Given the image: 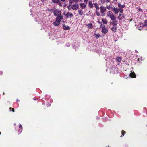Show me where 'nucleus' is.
<instances>
[{"instance_id":"nucleus-1","label":"nucleus","mask_w":147,"mask_h":147,"mask_svg":"<svg viewBox=\"0 0 147 147\" xmlns=\"http://www.w3.org/2000/svg\"><path fill=\"white\" fill-rule=\"evenodd\" d=\"M100 9L101 13V16H104L105 15V12L106 11V8L104 6H101L100 7Z\"/></svg>"},{"instance_id":"nucleus-2","label":"nucleus","mask_w":147,"mask_h":147,"mask_svg":"<svg viewBox=\"0 0 147 147\" xmlns=\"http://www.w3.org/2000/svg\"><path fill=\"white\" fill-rule=\"evenodd\" d=\"M94 6L95 8L96 9V15L98 16H100V13L98 12L97 11V10H98L99 9L100 7L99 6L98 4L97 3H95L94 4Z\"/></svg>"},{"instance_id":"nucleus-3","label":"nucleus","mask_w":147,"mask_h":147,"mask_svg":"<svg viewBox=\"0 0 147 147\" xmlns=\"http://www.w3.org/2000/svg\"><path fill=\"white\" fill-rule=\"evenodd\" d=\"M53 13L54 15L55 16H58L61 15V12L58 9H56L55 10L53 11Z\"/></svg>"},{"instance_id":"nucleus-4","label":"nucleus","mask_w":147,"mask_h":147,"mask_svg":"<svg viewBox=\"0 0 147 147\" xmlns=\"http://www.w3.org/2000/svg\"><path fill=\"white\" fill-rule=\"evenodd\" d=\"M79 7V6L78 4L75 3V4L72 5L71 8L73 10H77Z\"/></svg>"},{"instance_id":"nucleus-5","label":"nucleus","mask_w":147,"mask_h":147,"mask_svg":"<svg viewBox=\"0 0 147 147\" xmlns=\"http://www.w3.org/2000/svg\"><path fill=\"white\" fill-rule=\"evenodd\" d=\"M64 13V15L67 18H72L73 16V15L72 13L70 12H68L66 14Z\"/></svg>"},{"instance_id":"nucleus-6","label":"nucleus","mask_w":147,"mask_h":147,"mask_svg":"<svg viewBox=\"0 0 147 147\" xmlns=\"http://www.w3.org/2000/svg\"><path fill=\"white\" fill-rule=\"evenodd\" d=\"M63 17L62 15L58 16L56 18V21H57L59 22L63 19Z\"/></svg>"},{"instance_id":"nucleus-7","label":"nucleus","mask_w":147,"mask_h":147,"mask_svg":"<svg viewBox=\"0 0 147 147\" xmlns=\"http://www.w3.org/2000/svg\"><path fill=\"white\" fill-rule=\"evenodd\" d=\"M139 24L140 25V27H147V22L146 20L144 21V24H142V23H140Z\"/></svg>"},{"instance_id":"nucleus-8","label":"nucleus","mask_w":147,"mask_h":147,"mask_svg":"<svg viewBox=\"0 0 147 147\" xmlns=\"http://www.w3.org/2000/svg\"><path fill=\"white\" fill-rule=\"evenodd\" d=\"M125 16L123 14H119V16H118V18L121 20L124 18Z\"/></svg>"},{"instance_id":"nucleus-9","label":"nucleus","mask_w":147,"mask_h":147,"mask_svg":"<svg viewBox=\"0 0 147 147\" xmlns=\"http://www.w3.org/2000/svg\"><path fill=\"white\" fill-rule=\"evenodd\" d=\"M63 28L65 30H68L70 29V27L67 25H66L64 24L63 26Z\"/></svg>"},{"instance_id":"nucleus-10","label":"nucleus","mask_w":147,"mask_h":147,"mask_svg":"<svg viewBox=\"0 0 147 147\" xmlns=\"http://www.w3.org/2000/svg\"><path fill=\"white\" fill-rule=\"evenodd\" d=\"M112 11L114 12L115 14H117L118 13V9L117 8L114 7L112 9Z\"/></svg>"},{"instance_id":"nucleus-11","label":"nucleus","mask_w":147,"mask_h":147,"mask_svg":"<svg viewBox=\"0 0 147 147\" xmlns=\"http://www.w3.org/2000/svg\"><path fill=\"white\" fill-rule=\"evenodd\" d=\"M118 6L119 7V9H123L124 8L125 6V5L124 4L121 5V4L119 3L118 4Z\"/></svg>"},{"instance_id":"nucleus-12","label":"nucleus","mask_w":147,"mask_h":147,"mask_svg":"<svg viewBox=\"0 0 147 147\" xmlns=\"http://www.w3.org/2000/svg\"><path fill=\"white\" fill-rule=\"evenodd\" d=\"M108 32V30L106 28H102V33L105 34Z\"/></svg>"},{"instance_id":"nucleus-13","label":"nucleus","mask_w":147,"mask_h":147,"mask_svg":"<svg viewBox=\"0 0 147 147\" xmlns=\"http://www.w3.org/2000/svg\"><path fill=\"white\" fill-rule=\"evenodd\" d=\"M130 76L132 78H135L136 77L135 73L134 72H132L131 71V73L130 74Z\"/></svg>"},{"instance_id":"nucleus-14","label":"nucleus","mask_w":147,"mask_h":147,"mask_svg":"<svg viewBox=\"0 0 147 147\" xmlns=\"http://www.w3.org/2000/svg\"><path fill=\"white\" fill-rule=\"evenodd\" d=\"M78 14L82 16L84 14V11L82 9L78 10Z\"/></svg>"},{"instance_id":"nucleus-15","label":"nucleus","mask_w":147,"mask_h":147,"mask_svg":"<svg viewBox=\"0 0 147 147\" xmlns=\"http://www.w3.org/2000/svg\"><path fill=\"white\" fill-rule=\"evenodd\" d=\"M110 18L113 21H115L116 19V18L113 14L111 16Z\"/></svg>"},{"instance_id":"nucleus-16","label":"nucleus","mask_w":147,"mask_h":147,"mask_svg":"<svg viewBox=\"0 0 147 147\" xmlns=\"http://www.w3.org/2000/svg\"><path fill=\"white\" fill-rule=\"evenodd\" d=\"M113 13H112V11H108L107 13V16L108 17H110L111 16Z\"/></svg>"},{"instance_id":"nucleus-17","label":"nucleus","mask_w":147,"mask_h":147,"mask_svg":"<svg viewBox=\"0 0 147 147\" xmlns=\"http://www.w3.org/2000/svg\"><path fill=\"white\" fill-rule=\"evenodd\" d=\"M60 23V22L57 21H56V20L55 21L53 22V24L55 26H58L59 24Z\"/></svg>"},{"instance_id":"nucleus-18","label":"nucleus","mask_w":147,"mask_h":147,"mask_svg":"<svg viewBox=\"0 0 147 147\" xmlns=\"http://www.w3.org/2000/svg\"><path fill=\"white\" fill-rule=\"evenodd\" d=\"M80 6L82 9L86 7V5L84 3L80 4Z\"/></svg>"},{"instance_id":"nucleus-19","label":"nucleus","mask_w":147,"mask_h":147,"mask_svg":"<svg viewBox=\"0 0 147 147\" xmlns=\"http://www.w3.org/2000/svg\"><path fill=\"white\" fill-rule=\"evenodd\" d=\"M87 26H88V28L89 29H92L93 28V25L92 23L88 24Z\"/></svg>"},{"instance_id":"nucleus-20","label":"nucleus","mask_w":147,"mask_h":147,"mask_svg":"<svg viewBox=\"0 0 147 147\" xmlns=\"http://www.w3.org/2000/svg\"><path fill=\"white\" fill-rule=\"evenodd\" d=\"M117 27L115 26H113L111 28V30L114 32H115L116 31Z\"/></svg>"},{"instance_id":"nucleus-21","label":"nucleus","mask_w":147,"mask_h":147,"mask_svg":"<svg viewBox=\"0 0 147 147\" xmlns=\"http://www.w3.org/2000/svg\"><path fill=\"white\" fill-rule=\"evenodd\" d=\"M88 6L90 8H93L94 7L91 1L89 2Z\"/></svg>"},{"instance_id":"nucleus-22","label":"nucleus","mask_w":147,"mask_h":147,"mask_svg":"<svg viewBox=\"0 0 147 147\" xmlns=\"http://www.w3.org/2000/svg\"><path fill=\"white\" fill-rule=\"evenodd\" d=\"M102 23L105 24H107L108 22L107 20L106 19L103 18L102 19Z\"/></svg>"},{"instance_id":"nucleus-23","label":"nucleus","mask_w":147,"mask_h":147,"mask_svg":"<svg viewBox=\"0 0 147 147\" xmlns=\"http://www.w3.org/2000/svg\"><path fill=\"white\" fill-rule=\"evenodd\" d=\"M116 60L118 62H120L121 61V58L119 57H117L116 58Z\"/></svg>"},{"instance_id":"nucleus-24","label":"nucleus","mask_w":147,"mask_h":147,"mask_svg":"<svg viewBox=\"0 0 147 147\" xmlns=\"http://www.w3.org/2000/svg\"><path fill=\"white\" fill-rule=\"evenodd\" d=\"M113 22H112V24L114 26H116L117 24L118 21L117 20L113 21Z\"/></svg>"},{"instance_id":"nucleus-25","label":"nucleus","mask_w":147,"mask_h":147,"mask_svg":"<svg viewBox=\"0 0 147 147\" xmlns=\"http://www.w3.org/2000/svg\"><path fill=\"white\" fill-rule=\"evenodd\" d=\"M94 34L95 37L96 39H97L99 38V37L100 36V35H99V34H97L95 33Z\"/></svg>"},{"instance_id":"nucleus-26","label":"nucleus","mask_w":147,"mask_h":147,"mask_svg":"<svg viewBox=\"0 0 147 147\" xmlns=\"http://www.w3.org/2000/svg\"><path fill=\"white\" fill-rule=\"evenodd\" d=\"M53 2L55 3H59L60 2L59 0H53Z\"/></svg>"},{"instance_id":"nucleus-27","label":"nucleus","mask_w":147,"mask_h":147,"mask_svg":"<svg viewBox=\"0 0 147 147\" xmlns=\"http://www.w3.org/2000/svg\"><path fill=\"white\" fill-rule=\"evenodd\" d=\"M126 133V132L123 130L121 131V134L122 135L121 136V137H122L123 136H124L125 134Z\"/></svg>"},{"instance_id":"nucleus-28","label":"nucleus","mask_w":147,"mask_h":147,"mask_svg":"<svg viewBox=\"0 0 147 147\" xmlns=\"http://www.w3.org/2000/svg\"><path fill=\"white\" fill-rule=\"evenodd\" d=\"M119 11L121 13H122L123 12V10L122 9H119L118 12Z\"/></svg>"},{"instance_id":"nucleus-29","label":"nucleus","mask_w":147,"mask_h":147,"mask_svg":"<svg viewBox=\"0 0 147 147\" xmlns=\"http://www.w3.org/2000/svg\"><path fill=\"white\" fill-rule=\"evenodd\" d=\"M70 4H71L74 2H75V0H69Z\"/></svg>"},{"instance_id":"nucleus-30","label":"nucleus","mask_w":147,"mask_h":147,"mask_svg":"<svg viewBox=\"0 0 147 147\" xmlns=\"http://www.w3.org/2000/svg\"><path fill=\"white\" fill-rule=\"evenodd\" d=\"M10 111H12L13 112H14V108H11V107H10L9 109Z\"/></svg>"},{"instance_id":"nucleus-31","label":"nucleus","mask_w":147,"mask_h":147,"mask_svg":"<svg viewBox=\"0 0 147 147\" xmlns=\"http://www.w3.org/2000/svg\"><path fill=\"white\" fill-rule=\"evenodd\" d=\"M100 1L102 4H104L105 3V1L104 0H100Z\"/></svg>"},{"instance_id":"nucleus-32","label":"nucleus","mask_w":147,"mask_h":147,"mask_svg":"<svg viewBox=\"0 0 147 147\" xmlns=\"http://www.w3.org/2000/svg\"><path fill=\"white\" fill-rule=\"evenodd\" d=\"M71 5L70 4V5L67 6V7L69 10H70L71 9Z\"/></svg>"},{"instance_id":"nucleus-33","label":"nucleus","mask_w":147,"mask_h":147,"mask_svg":"<svg viewBox=\"0 0 147 147\" xmlns=\"http://www.w3.org/2000/svg\"><path fill=\"white\" fill-rule=\"evenodd\" d=\"M101 27L102 28H106L105 27V26L104 24H101L100 25Z\"/></svg>"},{"instance_id":"nucleus-34","label":"nucleus","mask_w":147,"mask_h":147,"mask_svg":"<svg viewBox=\"0 0 147 147\" xmlns=\"http://www.w3.org/2000/svg\"><path fill=\"white\" fill-rule=\"evenodd\" d=\"M53 11V9H48V11H49V12L52 13Z\"/></svg>"},{"instance_id":"nucleus-35","label":"nucleus","mask_w":147,"mask_h":147,"mask_svg":"<svg viewBox=\"0 0 147 147\" xmlns=\"http://www.w3.org/2000/svg\"><path fill=\"white\" fill-rule=\"evenodd\" d=\"M106 7L108 9H111V8L110 6H106Z\"/></svg>"},{"instance_id":"nucleus-36","label":"nucleus","mask_w":147,"mask_h":147,"mask_svg":"<svg viewBox=\"0 0 147 147\" xmlns=\"http://www.w3.org/2000/svg\"><path fill=\"white\" fill-rule=\"evenodd\" d=\"M106 1L105 2L107 3L110 2V0H106Z\"/></svg>"},{"instance_id":"nucleus-37","label":"nucleus","mask_w":147,"mask_h":147,"mask_svg":"<svg viewBox=\"0 0 147 147\" xmlns=\"http://www.w3.org/2000/svg\"><path fill=\"white\" fill-rule=\"evenodd\" d=\"M84 1L85 3H86L88 2V0H84Z\"/></svg>"},{"instance_id":"nucleus-38","label":"nucleus","mask_w":147,"mask_h":147,"mask_svg":"<svg viewBox=\"0 0 147 147\" xmlns=\"http://www.w3.org/2000/svg\"><path fill=\"white\" fill-rule=\"evenodd\" d=\"M19 127L20 128H22V125H21V124H19Z\"/></svg>"},{"instance_id":"nucleus-39","label":"nucleus","mask_w":147,"mask_h":147,"mask_svg":"<svg viewBox=\"0 0 147 147\" xmlns=\"http://www.w3.org/2000/svg\"><path fill=\"white\" fill-rule=\"evenodd\" d=\"M132 20H133V19H129V20L130 22H131V21H132Z\"/></svg>"},{"instance_id":"nucleus-40","label":"nucleus","mask_w":147,"mask_h":147,"mask_svg":"<svg viewBox=\"0 0 147 147\" xmlns=\"http://www.w3.org/2000/svg\"><path fill=\"white\" fill-rule=\"evenodd\" d=\"M142 28H138V30H142Z\"/></svg>"},{"instance_id":"nucleus-41","label":"nucleus","mask_w":147,"mask_h":147,"mask_svg":"<svg viewBox=\"0 0 147 147\" xmlns=\"http://www.w3.org/2000/svg\"><path fill=\"white\" fill-rule=\"evenodd\" d=\"M79 1V0H75V2H78Z\"/></svg>"},{"instance_id":"nucleus-42","label":"nucleus","mask_w":147,"mask_h":147,"mask_svg":"<svg viewBox=\"0 0 147 147\" xmlns=\"http://www.w3.org/2000/svg\"><path fill=\"white\" fill-rule=\"evenodd\" d=\"M20 101V100H18V99H17L16 100V101L17 102H19V101Z\"/></svg>"},{"instance_id":"nucleus-43","label":"nucleus","mask_w":147,"mask_h":147,"mask_svg":"<svg viewBox=\"0 0 147 147\" xmlns=\"http://www.w3.org/2000/svg\"><path fill=\"white\" fill-rule=\"evenodd\" d=\"M62 1L64 2L65 1V0H61Z\"/></svg>"},{"instance_id":"nucleus-44","label":"nucleus","mask_w":147,"mask_h":147,"mask_svg":"<svg viewBox=\"0 0 147 147\" xmlns=\"http://www.w3.org/2000/svg\"><path fill=\"white\" fill-rule=\"evenodd\" d=\"M41 1L42 2H44V1H45V0H41Z\"/></svg>"},{"instance_id":"nucleus-45","label":"nucleus","mask_w":147,"mask_h":147,"mask_svg":"<svg viewBox=\"0 0 147 147\" xmlns=\"http://www.w3.org/2000/svg\"><path fill=\"white\" fill-rule=\"evenodd\" d=\"M3 94H5L4 93H3Z\"/></svg>"},{"instance_id":"nucleus-46","label":"nucleus","mask_w":147,"mask_h":147,"mask_svg":"<svg viewBox=\"0 0 147 147\" xmlns=\"http://www.w3.org/2000/svg\"><path fill=\"white\" fill-rule=\"evenodd\" d=\"M115 1H117V0H115Z\"/></svg>"}]
</instances>
